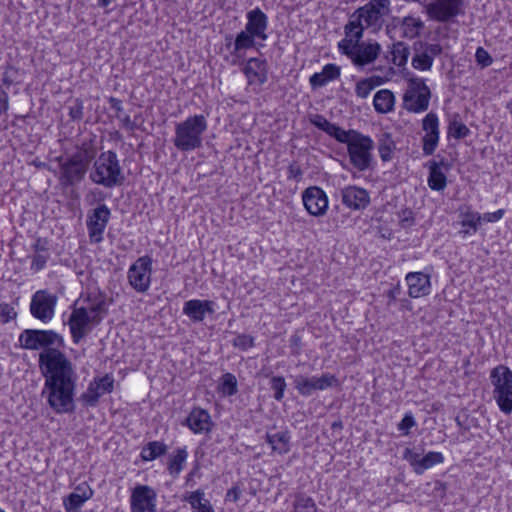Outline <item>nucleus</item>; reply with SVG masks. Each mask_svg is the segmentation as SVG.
<instances>
[{
  "mask_svg": "<svg viewBox=\"0 0 512 512\" xmlns=\"http://www.w3.org/2000/svg\"><path fill=\"white\" fill-rule=\"evenodd\" d=\"M410 55L409 46L402 42L398 41L393 44L391 50L392 62L398 67H403L407 64L408 58Z\"/></svg>",
  "mask_w": 512,
  "mask_h": 512,
  "instance_id": "nucleus-42",
  "label": "nucleus"
},
{
  "mask_svg": "<svg viewBox=\"0 0 512 512\" xmlns=\"http://www.w3.org/2000/svg\"><path fill=\"white\" fill-rule=\"evenodd\" d=\"M19 342L27 350L64 347L63 337L53 330L26 329L20 334Z\"/></svg>",
  "mask_w": 512,
  "mask_h": 512,
  "instance_id": "nucleus-9",
  "label": "nucleus"
},
{
  "mask_svg": "<svg viewBox=\"0 0 512 512\" xmlns=\"http://www.w3.org/2000/svg\"><path fill=\"white\" fill-rule=\"evenodd\" d=\"M396 144L389 133H383L378 138V152L383 162H388L393 158Z\"/></svg>",
  "mask_w": 512,
  "mask_h": 512,
  "instance_id": "nucleus-39",
  "label": "nucleus"
},
{
  "mask_svg": "<svg viewBox=\"0 0 512 512\" xmlns=\"http://www.w3.org/2000/svg\"><path fill=\"white\" fill-rule=\"evenodd\" d=\"M188 458L186 447L177 448L173 454L169 456L167 470L173 477H177L183 470V466Z\"/></svg>",
  "mask_w": 512,
  "mask_h": 512,
  "instance_id": "nucleus-38",
  "label": "nucleus"
},
{
  "mask_svg": "<svg viewBox=\"0 0 512 512\" xmlns=\"http://www.w3.org/2000/svg\"><path fill=\"white\" fill-rule=\"evenodd\" d=\"M68 325L73 342L78 344L92 331L93 327L99 325V319L91 317L87 308L79 307L71 312Z\"/></svg>",
  "mask_w": 512,
  "mask_h": 512,
  "instance_id": "nucleus-13",
  "label": "nucleus"
},
{
  "mask_svg": "<svg viewBox=\"0 0 512 512\" xmlns=\"http://www.w3.org/2000/svg\"><path fill=\"white\" fill-rule=\"evenodd\" d=\"M33 249L35 253H49L47 248V241L41 238H38L33 245Z\"/></svg>",
  "mask_w": 512,
  "mask_h": 512,
  "instance_id": "nucleus-63",
  "label": "nucleus"
},
{
  "mask_svg": "<svg viewBox=\"0 0 512 512\" xmlns=\"http://www.w3.org/2000/svg\"><path fill=\"white\" fill-rule=\"evenodd\" d=\"M461 215L463 216L461 225L468 226L475 232L478 228V224L482 220L481 215L478 212L471 211L469 207H467L466 211L462 212Z\"/></svg>",
  "mask_w": 512,
  "mask_h": 512,
  "instance_id": "nucleus-49",
  "label": "nucleus"
},
{
  "mask_svg": "<svg viewBox=\"0 0 512 512\" xmlns=\"http://www.w3.org/2000/svg\"><path fill=\"white\" fill-rule=\"evenodd\" d=\"M303 204L310 215L322 216L328 208L326 193L317 186L307 188L302 194Z\"/></svg>",
  "mask_w": 512,
  "mask_h": 512,
  "instance_id": "nucleus-23",
  "label": "nucleus"
},
{
  "mask_svg": "<svg viewBox=\"0 0 512 512\" xmlns=\"http://www.w3.org/2000/svg\"><path fill=\"white\" fill-rule=\"evenodd\" d=\"M186 424L196 434L208 433L212 427L210 414L199 407L192 409L186 418Z\"/></svg>",
  "mask_w": 512,
  "mask_h": 512,
  "instance_id": "nucleus-30",
  "label": "nucleus"
},
{
  "mask_svg": "<svg viewBox=\"0 0 512 512\" xmlns=\"http://www.w3.org/2000/svg\"><path fill=\"white\" fill-rule=\"evenodd\" d=\"M408 294L412 298H419L430 293L431 283L429 275L423 272H410L406 275Z\"/></svg>",
  "mask_w": 512,
  "mask_h": 512,
  "instance_id": "nucleus-27",
  "label": "nucleus"
},
{
  "mask_svg": "<svg viewBox=\"0 0 512 512\" xmlns=\"http://www.w3.org/2000/svg\"><path fill=\"white\" fill-rule=\"evenodd\" d=\"M395 97L388 89H382L376 92L373 99L375 110L381 114H387L394 109Z\"/></svg>",
  "mask_w": 512,
  "mask_h": 512,
  "instance_id": "nucleus-37",
  "label": "nucleus"
},
{
  "mask_svg": "<svg viewBox=\"0 0 512 512\" xmlns=\"http://www.w3.org/2000/svg\"><path fill=\"white\" fill-rule=\"evenodd\" d=\"M219 391L226 396H233L237 393V379L231 373H226L222 376L219 384Z\"/></svg>",
  "mask_w": 512,
  "mask_h": 512,
  "instance_id": "nucleus-47",
  "label": "nucleus"
},
{
  "mask_svg": "<svg viewBox=\"0 0 512 512\" xmlns=\"http://www.w3.org/2000/svg\"><path fill=\"white\" fill-rule=\"evenodd\" d=\"M295 389L304 397H309L316 390H326L339 385V381L334 374L324 373L320 377H306L298 375L294 378Z\"/></svg>",
  "mask_w": 512,
  "mask_h": 512,
  "instance_id": "nucleus-14",
  "label": "nucleus"
},
{
  "mask_svg": "<svg viewBox=\"0 0 512 512\" xmlns=\"http://www.w3.org/2000/svg\"><path fill=\"white\" fill-rule=\"evenodd\" d=\"M85 301L90 303L89 307H86L90 316L96 319L98 318L100 324L108 313L105 296L102 294H88Z\"/></svg>",
  "mask_w": 512,
  "mask_h": 512,
  "instance_id": "nucleus-36",
  "label": "nucleus"
},
{
  "mask_svg": "<svg viewBox=\"0 0 512 512\" xmlns=\"http://www.w3.org/2000/svg\"><path fill=\"white\" fill-rule=\"evenodd\" d=\"M117 118L121 120L122 126L127 130L133 131L137 128V124L130 118L129 115H125L123 117L117 115Z\"/></svg>",
  "mask_w": 512,
  "mask_h": 512,
  "instance_id": "nucleus-62",
  "label": "nucleus"
},
{
  "mask_svg": "<svg viewBox=\"0 0 512 512\" xmlns=\"http://www.w3.org/2000/svg\"><path fill=\"white\" fill-rule=\"evenodd\" d=\"M265 440L270 445L272 452L279 455L287 454L291 449V436L288 430L278 432L267 431Z\"/></svg>",
  "mask_w": 512,
  "mask_h": 512,
  "instance_id": "nucleus-31",
  "label": "nucleus"
},
{
  "mask_svg": "<svg viewBox=\"0 0 512 512\" xmlns=\"http://www.w3.org/2000/svg\"><path fill=\"white\" fill-rule=\"evenodd\" d=\"M94 158L95 151L87 144H82L71 155L57 157L56 160L59 163V184L63 188L74 187L80 184L85 179Z\"/></svg>",
  "mask_w": 512,
  "mask_h": 512,
  "instance_id": "nucleus-2",
  "label": "nucleus"
},
{
  "mask_svg": "<svg viewBox=\"0 0 512 512\" xmlns=\"http://www.w3.org/2000/svg\"><path fill=\"white\" fill-rule=\"evenodd\" d=\"M157 494L147 485H137L131 493L132 512H156Z\"/></svg>",
  "mask_w": 512,
  "mask_h": 512,
  "instance_id": "nucleus-20",
  "label": "nucleus"
},
{
  "mask_svg": "<svg viewBox=\"0 0 512 512\" xmlns=\"http://www.w3.org/2000/svg\"><path fill=\"white\" fill-rule=\"evenodd\" d=\"M431 90L425 80L420 77L410 78L403 95V107L412 113H422L428 110Z\"/></svg>",
  "mask_w": 512,
  "mask_h": 512,
  "instance_id": "nucleus-8",
  "label": "nucleus"
},
{
  "mask_svg": "<svg viewBox=\"0 0 512 512\" xmlns=\"http://www.w3.org/2000/svg\"><path fill=\"white\" fill-rule=\"evenodd\" d=\"M361 39L345 34V37L338 43L341 53L349 57L352 63L358 67L373 63L381 52L378 42H361Z\"/></svg>",
  "mask_w": 512,
  "mask_h": 512,
  "instance_id": "nucleus-7",
  "label": "nucleus"
},
{
  "mask_svg": "<svg viewBox=\"0 0 512 512\" xmlns=\"http://www.w3.org/2000/svg\"><path fill=\"white\" fill-rule=\"evenodd\" d=\"M167 445L160 441L148 442L140 453V457L143 461H153L156 458L166 454Z\"/></svg>",
  "mask_w": 512,
  "mask_h": 512,
  "instance_id": "nucleus-40",
  "label": "nucleus"
},
{
  "mask_svg": "<svg viewBox=\"0 0 512 512\" xmlns=\"http://www.w3.org/2000/svg\"><path fill=\"white\" fill-rule=\"evenodd\" d=\"M9 110V95L8 93L0 89V116L6 114Z\"/></svg>",
  "mask_w": 512,
  "mask_h": 512,
  "instance_id": "nucleus-60",
  "label": "nucleus"
},
{
  "mask_svg": "<svg viewBox=\"0 0 512 512\" xmlns=\"http://www.w3.org/2000/svg\"><path fill=\"white\" fill-rule=\"evenodd\" d=\"M111 211L107 205L101 204L87 215V229L92 243H101L103 234L109 222Z\"/></svg>",
  "mask_w": 512,
  "mask_h": 512,
  "instance_id": "nucleus-15",
  "label": "nucleus"
},
{
  "mask_svg": "<svg viewBox=\"0 0 512 512\" xmlns=\"http://www.w3.org/2000/svg\"><path fill=\"white\" fill-rule=\"evenodd\" d=\"M493 394L512 386V371L505 365H498L490 372Z\"/></svg>",
  "mask_w": 512,
  "mask_h": 512,
  "instance_id": "nucleus-34",
  "label": "nucleus"
},
{
  "mask_svg": "<svg viewBox=\"0 0 512 512\" xmlns=\"http://www.w3.org/2000/svg\"><path fill=\"white\" fill-rule=\"evenodd\" d=\"M93 495L89 486H78L74 492L70 493L64 499L66 512H78L82 505Z\"/></svg>",
  "mask_w": 512,
  "mask_h": 512,
  "instance_id": "nucleus-32",
  "label": "nucleus"
},
{
  "mask_svg": "<svg viewBox=\"0 0 512 512\" xmlns=\"http://www.w3.org/2000/svg\"><path fill=\"white\" fill-rule=\"evenodd\" d=\"M114 379L111 375L106 374L101 378H95L90 382L87 390L81 395V400L88 406H95L99 398L113 391Z\"/></svg>",
  "mask_w": 512,
  "mask_h": 512,
  "instance_id": "nucleus-24",
  "label": "nucleus"
},
{
  "mask_svg": "<svg viewBox=\"0 0 512 512\" xmlns=\"http://www.w3.org/2000/svg\"><path fill=\"white\" fill-rule=\"evenodd\" d=\"M242 491L241 489L239 488V486H233L232 488H230L226 495H225V500L226 501H229V502H238L239 499H240V495H241Z\"/></svg>",
  "mask_w": 512,
  "mask_h": 512,
  "instance_id": "nucleus-59",
  "label": "nucleus"
},
{
  "mask_svg": "<svg viewBox=\"0 0 512 512\" xmlns=\"http://www.w3.org/2000/svg\"><path fill=\"white\" fill-rule=\"evenodd\" d=\"M243 72L248 79L249 84H264L268 79V64L266 60L259 58H250Z\"/></svg>",
  "mask_w": 512,
  "mask_h": 512,
  "instance_id": "nucleus-28",
  "label": "nucleus"
},
{
  "mask_svg": "<svg viewBox=\"0 0 512 512\" xmlns=\"http://www.w3.org/2000/svg\"><path fill=\"white\" fill-rule=\"evenodd\" d=\"M57 301V295L48 290H38L32 295L30 313L41 322L48 323L55 315Z\"/></svg>",
  "mask_w": 512,
  "mask_h": 512,
  "instance_id": "nucleus-12",
  "label": "nucleus"
},
{
  "mask_svg": "<svg viewBox=\"0 0 512 512\" xmlns=\"http://www.w3.org/2000/svg\"><path fill=\"white\" fill-rule=\"evenodd\" d=\"M17 313L15 309L8 303L0 302V322L8 323L15 319Z\"/></svg>",
  "mask_w": 512,
  "mask_h": 512,
  "instance_id": "nucleus-52",
  "label": "nucleus"
},
{
  "mask_svg": "<svg viewBox=\"0 0 512 512\" xmlns=\"http://www.w3.org/2000/svg\"><path fill=\"white\" fill-rule=\"evenodd\" d=\"M401 37L414 39L419 36L420 31L424 28V22L417 17L406 16L401 20L398 19Z\"/></svg>",
  "mask_w": 512,
  "mask_h": 512,
  "instance_id": "nucleus-35",
  "label": "nucleus"
},
{
  "mask_svg": "<svg viewBox=\"0 0 512 512\" xmlns=\"http://www.w3.org/2000/svg\"><path fill=\"white\" fill-rule=\"evenodd\" d=\"M292 512H318V508L313 498L299 493L295 496Z\"/></svg>",
  "mask_w": 512,
  "mask_h": 512,
  "instance_id": "nucleus-44",
  "label": "nucleus"
},
{
  "mask_svg": "<svg viewBox=\"0 0 512 512\" xmlns=\"http://www.w3.org/2000/svg\"><path fill=\"white\" fill-rule=\"evenodd\" d=\"M341 203L350 210H365L371 203L370 193L365 188L348 185L340 190Z\"/></svg>",
  "mask_w": 512,
  "mask_h": 512,
  "instance_id": "nucleus-19",
  "label": "nucleus"
},
{
  "mask_svg": "<svg viewBox=\"0 0 512 512\" xmlns=\"http://www.w3.org/2000/svg\"><path fill=\"white\" fill-rule=\"evenodd\" d=\"M290 348L291 353L295 356L300 354V348H301V337L297 334H294L291 336L290 340Z\"/></svg>",
  "mask_w": 512,
  "mask_h": 512,
  "instance_id": "nucleus-61",
  "label": "nucleus"
},
{
  "mask_svg": "<svg viewBox=\"0 0 512 512\" xmlns=\"http://www.w3.org/2000/svg\"><path fill=\"white\" fill-rule=\"evenodd\" d=\"M89 178L94 184L108 189L121 186L125 181V175L116 152H101L92 165Z\"/></svg>",
  "mask_w": 512,
  "mask_h": 512,
  "instance_id": "nucleus-4",
  "label": "nucleus"
},
{
  "mask_svg": "<svg viewBox=\"0 0 512 512\" xmlns=\"http://www.w3.org/2000/svg\"><path fill=\"white\" fill-rule=\"evenodd\" d=\"M475 59L477 64L480 65L482 68L488 67L493 63V58L483 47L477 48L475 53Z\"/></svg>",
  "mask_w": 512,
  "mask_h": 512,
  "instance_id": "nucleus-53",
  "label": "nucleus"
},
{
  "mask_svg": "<svg viewBox=\"0 0 512 512\" xmlns=\"http://www.w3.org/2000/svg\"><path fill=\"white\" fill-rule=\"evenodd\" d=\"M286 382L283 376H273L270 380V387L274 391V399L281 401L284 397Z\"/></svg>",
  "mask_w": 512,
  "mask_h": 512,
  "instance_id": "nucleus-50",
  "label": "nucleus"
},
{
  "mask_svg": "<svg viewBox=\"0 0 512 512\" xmlns=\"http://www.w3.org/2000/svg\"><path fill=\"white\" fill-rule=\"evenodd\" d=\"M401 294V287L399 284L395 285L387 292V296L389 298V304L396 301L398 296Z\"/></svg>",
  "mask_w": 512,
  "mask_h": 512,
  "instance_id": "nucleus-64",
  "label": "nucleus"
},
{
  "mask_svg": "<svg viewBox=\"0 0 512 512\" xmlns=\"http://www.w3.org/2000/svg\"><path fill=\"white\" fill-rule=\"evenodd\" d=\"M390 13V0H370L350 15L344 26V34L363 38L365 29L371 33H378L383 28L385 17Z\"/></svg>",
  "mask_w": 512,
  "mask_h": 512,
  "instance_id": "nucleus-1",
  "label": "nucleus"
},
{
  "mask_svg": "<svg viewBox=\"0 0 512 512\" xmlns=\"http://www.w3.org/2000/svg\"><path fill=\"white\" fill-rule=\"evenodd\" d=\"M464 0H433L427 13L433 20L447 22L462 13Z\"/></svg>",
  "mask_w": 512,
  "mask_h": 512,
  "instance_id": "nucleus-17",
  "label": "nucleus"
},
{
  "mask_svg": "<svg viewBox=\"0 0 512 512\" xmlns=\"http://www.w3.org/2000/svg\"><path fill=\"white\" fill-rule=\"evenodd\" d=\"M208 122L204 115L195 114L184 121L176 123L173 144L181 152H190L203 145V135L207 131Z\"/></svg>",
  "mask_w": 512,
  "mask_h": 512,
  "instance_id": "nucleus-3",
  "label": "nucleus"
},
{
  "mask_svg": "<svg viewBox=\"0 0 512 512\" xmlns=\"http://www.w3.org/2000/svg\"><path fill=\"white\" fill-rule=\"evenodd\" d=\"M382 83L383 80L379 76L362 79L356 84L355 93L359 98L365 99L375 87Z\"/></svg>",
  "mask_w": 512,
  "mask_h": 512,
  "instance_id": "nucleus-43",
  "label": "nucleus"
},
{
  "mask_svg": "<svg viewBox=\"0 0 512 512\" xmlns=\"http://www.w3.org/2000/svg\"><path fill=\"white\" fill-rule=\"evenodd\" d=\"M373 149L374 142L369 136L355 134V138H352L347 146L350 163L361 172L370 169L373 163Z\"/></svg>",
  "mask_w": 512,
  "mask_h": 512,
  "instance_id": "nucleus-10",
  "label": "nucleus"
},
{
  "mask_svg": "<svg viewBox=\"0 0 512 512\" xmlns=\"http://www.w3.org/2000/svg\"><path fill=\"white\" fill-rule=\"evenodd\" d=\"M312 125L318 129L324 131L329 136L333 137L340 143L346 144L351 142L352 138H355V134H359L356 130H344L338 125L329 122L323 115L315 114L310 118Z\"/></svg>",
  "mask_w": 512,
  "mask_h": 512,
  "instance_id": "nucleus-22",
  "label": "nucleus"
},
{
  "mask_svg": "<svg viewBox=\"0 0 512 512\" xmlns=\"http://www.w3.org/2000/svg\"><path fill=\"white\" fill-rule=\"evenodd\" d=\"M232 345L237 349L246 351L255 345L254 337L248 334H238L233 339Z\"/></svg>",
  "mask_w": 512,
  "mask_h": 512,
  "instance_id": "nucleus-51",
  "label": "nucleus"
},
{
  "mask_svg": "<svg viewBox=\"0 0 512 512\" xmlns=\"http://www.w3.org/2000/svg\"><path fill=\"white\" fill-rule=\"evenodd\" d=\"M214 305L210 300H188L184 303L183 314L194 323L202 322L206 314L215 313Z\"/></svg>",
  "mask_w": 512,
  "mask_h": 512,
  "instance_id": "nucleus-25",
  "label": "nucleus"
},
{
  "mask_svg": "<svg viewBox=\"0 0 512 512\" xmlns=\"http://www.w3.org/2000/svg\"><path fill=\"white\" fill-rule=\"evenodd\" d=\"M152 258L139 257L128 269L127 278L131 287L138 293H146L151 284Z\"/></svg>",
  "mask_w": 512,
  "mask_h": 512,
  "instance_id": "nucleus-11",
  "label": "nucleus"
},
{
  "mask_svg": "<svg viewBox=\"0 0 512 512\" xmlns=\"http://www.w3.org/2000/svg\"><path fill=\"white\" fill-rule=\"evenodd\" d=\"M403 459L413 467L417 475H421L427 469L442 463L444 456L440 452L430 451L421 457L420 454L414 452L411 448H406L403 452Z\"/></svg>",
  "mask_w": 512,
  "mask_h": 512,
  "instance_id": "nucleus-21",
  "label": "nucleus"
},
{
  "mask_svg": "<svg viewBox=\"0 0 512 512\" xmlns=\"http://www.w3.org/2000/svg\"><path fill=\"white\" fill-rule=\"evenodd\" d=\"M414 55L411 65L414 69L428 71L431 69L434 58L442 53V47L439 44H431L423 41H416L413 44Z\"/></svg>",
  "mask_w": 512,
  "mask_h": 512,
  "instance_id": "nucleus-16",
  "label": "nucleus"
},
{
  "mask_svg": "<svg viewBox=\"0 0 512 512\" xmlns=\"http://www.w3.org/2000/svg\"><path fill=\"white\" fill-rule=\"evenodd\" d=\"M422 151L426 156L432 155L438 147L440 130L439 119L436 113L429 112L422 120Z\"/></svg>",
  "mask_w": 512,
  "mask_h": 512,
  "instance_id": "nucleus-18",
  "label": "nucleus"
},
{
  "mask_svg": "<svg viewBox=\"0 0 512 512\" xmlns=\"http://www.w3.org/2000/svg\"><path fill=\"white\" fill-rule=\"evenodd\" d=\"M400 225L402 228H408L412 226L414 222L413 212L409 209H404L399 213Z\"/></svg>",
  "mask_w": 512,
  "mask_h": 512,
  "instance_id": "nucleus-57",
  "label": "nucleus"
},
{
  "mask_svg": "<svg viewBox=\"0 0 512 512\" xmlns=\"http://www.w3.org/2000/svg\"><path fill=\"white\" fill-rule=\"evenodd\" d=\"M429 176L427 179L428 186L434 191H443L447 186L446 173L449 171V164L444 160L428 162Z\"/></svg>",
  "mask_w": 512,
  "mask_h": 512,
  "instance_id": "nucleus-26",
  "label": "nucleus"
},
{
  "mask_svg": "<svg viewBox=\"0 0 512 512\" xmlns=\"http://www.w3.org/2000/svg\"><path fill=\"white\" fill-rule=\"evenodd\" d=\"M458 115H456L448 125V136H451L455 139H463L470 134L469 128L458 119Z\"/></svg>",
  "mask_w": 512,
  "mask_h": 512,
  "instance_id": "nucleus-46",
  "label": "nucleus"
},
{
  "mask_svg": "<svg viewBox=\"0 0 512 512\" xmlns=\"http://www.w3.org/2000/svg\"><path fill=\"white\" fill-rule=\"evenodd\" d=\"M39 366L45 380L74 379L76 372L60 348H49L39 354Z\"/></svg>",
  "mask_w": 512,
  "mask_h": 512,
  "instance_id": "nucleus-6",
  "label": "nucleus"
},
{
  "mask_svg": "<svg viewBox=\"0 0 512 512\" xmlns=\"http://www.w3.org/2000/svg\"><path fill=\"white\" fill-rule=\"evenodd\" d=\"M499 409L505 413L512 412V386L493 394Z\"/></svg>",
  "mask_w": 512,
  "mask_h": 512,
  "instance_id": "nucleus-45",
  "label": "nucleus"
},
{
  "mask_svg": "<svg viewBox=\"0 0 512 512\" xmlns=\"http://www.w3.org/2000/svg\"><path fill=\"white\" fill-rule=\"evenodd\" d=\"M255 35L245 31H241L234 42V53H238L241 50L249 49L255 45Z\"/></svg>",
  "mask_w": 512,
  "mask_h": 512,
  "instance_id": "nucleus-48",
  "label": "nucleus"
},
{
  "mask_svg": "<svg viewBox=\"0 0 512 512\" xmlns=\"http://www.w3.org/2000/svg\"><path fill=\"white\" fill-rule=\"evenodd\" d=\"M505 214L504 209H499L495 212L485 213L481 215L482 220L485 222H497L499 221Z\"/></svg>",
  "mask_w": 512,
  "mask_h": 512,
  "instance_id": "nucleus-58",
  "label": "nucleus"
},
{
  "mask_svg": "<svg viewBox=\"0 0 512 512\" xmlns=\"http://www.w3.org/2000/svg\"><path fill=\"white\" fill-rule=\"evenodd\" d=\"M247 24L245 30L261 40H266L265 33L268 26V18L266 14L259 8H255L247 13Z\"/></svg>",
  "mask_w": 512,
  "mask_h": 512,
  "instance_id": "nucleus-29",
  "label": "nucleus"
},
{
  "mask_svg": "<svg viewBox=\"0 0 512 512\" xmlns=\"http://www.w3.org/2000/svg\"><path fill=\"white\" fill-rule=\"evenodd\" d=\"M186 500L189 502L194 512H214L210 501L204 498V492L201 490L192 492Z\"/></svg>",
  "mask_w": 512,
  "mask_h": 512,
  "instance_id": "nucleus-41",
  "label": "nucleus"
},
{
  "mask_svg": "<svg viewBox=\"0 0 512 512\" xmlns=\"http://www.w3.org/2000/svg\"><path fill=\"white\" fill-rule=\"evenodd\" d=\"M416 425L412 414H406L398 424V430L403 431L405 435L409 434V430Z\"/></svg>",
  "mask_w": 512,
  "mask_h": 512,
  "instance_id": "nucleus-56",
  "label": "nucleus"
},
{
  "mask_svg": "<svg viewBox=\"0 0 512 512\" xmlns=\"http://www.w3.org/2000/svg\"><path fill=\"white\" fill-rule=\"evenodd\" d=\"M49 258V253H35L32 257L31 269L35 272L42 270Z\"/></svg>",
  "mask_w": 512,
  "mask_h": 512,
  "instance_id": "nucleus-54",
  "label": "nucleus"
},
{
  "mask_svg": "<svg viewBox=\"0 0 512 512\" xmlns=\"http://www.w3.org/2000/svg\"><path fill=\"white\" fill-rule=\"evenodd\" d=\"M340 67L336 64H326L321 72L314 73L309 78V83L313 89L323 87L330 81L340 77Z\"/></svg>",
  "mask_w": 512,
  "mask_h": 512,
  "instance_id": "nucleus-33",
  "label": "nucleus"
},
{
  "mask_svg": "<svg viewBox=\"0 0 512 512\" xmlns=\"http://www.w3.org/2000/svg\"><path fill=\"white\" fill-rule=\"evenodd\" d=\"M83 102L80 99H75L73 104L69 107V116L73 120H81L83 118Z\"/></svg>",
  "mask_w": 512,
  "mask_h": 512,
  "instance_id": "nucleus-55",
  "label": "nucleus"
},
{
  "mask_svg": "<svg viewBox=\"0 0 512 512\" xmlns=\"http://www.w3.org/2000/svg\"><path fill=\"white\" fill-rule=\"evenodd\" d=\"M74 379L45 380L42 395L46 396L49 406L58 414L74 411L73 396L76 387Z\"/></svg>",
  "mask_w": 512,
  "mask_h": 512,
  "instance_id": "nucleus-5",
  "label": "nucleus"
}]
</instances>
